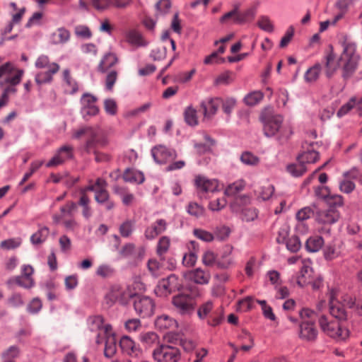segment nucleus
Wrapping results in <instances>:
<instances>
[{
    "mask_svg": "<svg viewBox=\"0 0 362 362\" xmlns=\"http://www.w3.org/2000/svg\"><path fill=\"white\" fill-rule=\"evenodd\" d=\"M153 358L156 362H178L181 353L177 347L161 344L153 350Z\"/></svg>",
    "mask_w": 362,
    "mask_h": 362,
    "instance_id": "nucleus-6",
    "label": "nucleus"
},
{
    "mask_svg": "<svg viewBox=\"0 0 362 362\" xmlns=\"http://www.w3.org/2000/svg\"><path fill=\"white\" fill-rule=\"evenodd\" d=\"M318 332L313 322L303 321L300 325L299 337L308 341H312L316 339Z\"/></svg>",
    "mask_w": 362,
    "mask_h": 362,
    "instance_id": "nucleus-21",
    "label": "nucleus"
},
{
    "mask_svg": "<svg viewBox=\"0 0 362 362\" xmlns=\"http://www.w3.org/2000/svg\"><path fill=\"white\" fill-rule=\"evenodd\" d=\"M274 187L270 184L262 186L258 194V197L263 201L268 200L274 194Z\"/></svg>",
    "mask_w": 362,
    "mask_h": 362,
    "instance_id": "nucleus-57",
    "label": "nucleus"
},
{
    "mask_svg": "<svg viewBox=\"0 0 362 362\" xmlns=\"http://www.w3.org/2000/svg\"><path fill=\"white\" fill-rule=\"evenodd\" d=\"M49 233V230L47 226H40L37 231L31 235V243L34 245L43 243L47 240Z\"/></svg>",
    "mask_w": 362,
    "mask_h": 362,
    "instance_id": "nucleus-35",
    "label": "nucleus"
},
{
    "mask_svg": "<svg viewBox=\"0 0 362 362\" xmlns=\"http://www.w3.org/2000/svg\"><path fill=\"white\" fill-rule=\"evenodd\" d=\"M17 69L12 63L6 62L0 66V78H6L7 76H11L12 74L14 75Z\"/></svg>",
    "mask_w": 362,
    "mask_h": 362,
    "instance_id": "nucleus-59",
    "label": "nucleus"
},
{
    "mask_svg": "<svg viewBox=\"0 0 362 362\" xmlns=\"http://www.w3.org/2000/svg\"><path fill=\"white\" fill-rule=\"evenodd\" d=\"M245 186V182L243 180H238L233 183L229 185L225 189V194L227 196H233L239 192L242 191Z\"/></svg>",
    "mask_w": 362,
    "mask_h": 362,
    "instance_id": "nucleus-45",
    "label": "nucleus"
},
{
    "mask_svg": "<svg viewBox=\"0 0 362 362\" xmlns=\"http://www.w3.org/2000/svg\"><path fill=\"white\" fill-rule=\"evenodd\" d=\"M222 98H207L201 102L200 106L203 110L204 117L211 118L215 115L221 105Z\"/></svg>",
    "mask_w": 362,
    "mask_h": 362,
    "instance_id": "nucleus-20",
    "label": "nucleus"
},
{
    "mask_svg": "<svg viewBox=\"0 0 362 362\" xmlns=\"http://www.w3.org/2000/svg\"><path fill=\"white\" fill-rule=\"evenodd\" d=\"M214 303L212 300H207L202 303L197 310V315L199 319L204 320L209 317L211 312L213 310Z\"/></svg>",
    "mask_w": 362,
    "mask_h": 362,
    "instance_id": "nucleus-47",
    "label": "nucleus"
},
{
    "mask_svg": "<svg viewBox=\"0 0 362 362\" xmlns=\"http://www.w3.org/2000/svg\"><path fill=\"white\" fill-rule=\"evenodd\" d=\"M319 324L325 334L336 340H345L349 335V330L343 327L338 320H329L325 316H321Z\"/></svg>",
    "mask_w": 362,
    "mask_h": 362,
    "instance_id": "nucleus-3",
    "label": "nucleus"
},
{
    "mask_svg": "<svg viewBox=\"0 0 362 362\" xmlns=\"http://www.w3.org/2000/svg\"><path fill=\"white\" fill-rule=\"evenodd\" d=\"M70 38V33L64 28H58L52 35L53 42L56 44H64Z\"/></svg>",
    "mask_w": 362,
    "mask_h": 362,
    "instance_id": "nucleus-40",
    "label": "nucleus"
},
{
    "mask_svg": "<svg viewBox=\"0 0 362 362\" xmlns=\"http://www.w3.org/2000/svg\"><path fill=\"white\" fill-rule=\"evenodd\" d=\"M100 129L92 127H82L74 132L73 137L79 139L82 136L86 137L84 148L87 153L93 151L96 146L100 144Z\"/></svg>",
    "mask_w": 362,
    "mask_h": 362,
    "instance_id": "nucleus-7",
    "label": "nucleus"
},
{
    "mask_svg": "<svg viewBox=\"0 0 362 362\" xmlns=\"http://www.w3.org/2000/svg\"><path fill=\"white\" fill-rule=\"evenodd\" d=\"M233 247L226 246L221 257L217 259L216 265L221 269H228L234 264V259L231 256Z\"/></svg>",
    "mask_w": 362,
    "mask_h": 362,
    "instance_id": "nucleus-28",
    "label": "nucleus"
},
{
    "mask_svg": "<svg viewBox=\"0 0 362 362\" xmlns=\"http://www.w3.org/2000/svg\"><path fill=\"white\" fill-rule=\"evenodd\" d=\"M187 211L191 216L199 218L203 216L204 209L196 202H190L187 207Z\"/></svg>",
    "mask_w": 362,
    "mask_h": 362,
    "instance_id": "nucleus-55",
    "label": "nucleus"
},
{
    "mask_svg": "<svg viewBox=\"0 0 362 362\" xmlns=\"http://www.w3.org/2000/svg\"><path fill=\"white\" fill-rule=\"evenodd\" d=\"M263 131L267 137L276 136L279 141H286L293 134L289 123L284 122V117L279 114H264L261 117Z\"/></svg>",
    "mask_w": 362,
    "mask_h": 362,
    "instance_id": "nucleus-1",
    "label": "nucleus"
},
{
    "mask_svg": "<svg viewBox=\"0 0 362 362\" xmlns=\"http://www.w3.org/2000/svg\"><path fill=\"white\" fill-rule=\"evenodd\" d=\"M151 155L154 160L160 164L166 163L176 158L177 153L163 145H158L151 149Z\"/></svg>",
    "mask_w": 362,
    "mask_h": 362,
    "instance_id": "nucleus-16",
    "label": "nucleus"
},
{
    "mask_svg": "<svg viewBox=\"0 0 362 362\" xmlns=\"http://www.w3.org/2000/svg\"><path fill=\"white\" fill-rule=\"evenodd\" d=\"M300 317L303 321H307L315 324L317 314L316 313L310 308H303L300 311Z\"/></svg>",
    "mask_w": 362,
    "mask_h": 362,
    "instance_id": "nucleus-58",
    "label": "nucleus"
},
{
    "mask_svg": "<svg viewBox=\"0 0 362 362\" xmlns=\"http://www.w3.org/2000/svg\"><path fill=\"white\" fill-rule=\"evenodd\" d=\"M166 228V221L164 219H158L146 229L144 233L145 237L148 240H153L163 233Z\"/></svg>",
    "mask_w": 362,
    "mask_h": 362,
    "instance_id": "nucleus-24",
    "label": "nucleus"
},
{
    "mask_svg": "<svg viewBox=\"0 0 362 362\" xmlns=\"http://www.w3.org/2000/svg\"><path fill=\"white\" fill-rule=\"evenodd\" d=\"M325 240L319 235L310 236L305 243V248L309 252H318L324 245Z\"/></svg>",
    "mask_w": 362,
    "mask_h": 362,
    "instance_id": "nucleus-32",
    "label": "nucleus"
},
{
    "mask_svg": "<svg viewBox=\"0 0 362 362\" xmlns=\"http://www.w3.org/2000/svg\"><path fill=\"white\" fill-rule=\"evenodd\" d=\"M310 264L311 262L309 259L301 260L300 271L293 277L300 287H304L310 284L309 272L311 270Z\"/></svg>",
    "mask_w": 362,
    "mask_h": 362,
    "instance_id": "nucleus-18",
    "label": "nucleus"
},
{
    "mask_svg": "<svg viewBox=\"0 0 362 362\" xmlns=\"http://www.w3.org/2000/svg\"><path fill=\"white\" fill-rule=\"evenodd\" d=\"M105 343L104 355L106 358H112L117 352V339L115 332L112 330L102 337Z\"/></svg>",
    "mask_w": 362,
    "mask_h": 362,
    "instance_id": "nucleus-22",
    "label": "nucleus"
},
{
    "mask_svg": "<svg viewBox=\"0 0 362 362\" xmlns=\"http://www.w3.org/2000/svg\"><path fill=\"white\" fill-rule=\"evenodd\" d=\"M117 62V57L115 54L108 53L105 54L99 64L100 71L105 72L109 68Z\"/></svg>",
    "mask_w": 362,
    "mask_h": 362,
    "instance_id": "nucleus-41",
    "label": "nucleus"
},
{
    "mask_svg": "<svg viewBox=\"0 0 362 362\" xmlns=\"http://www.w3.org/2000/svg\"><path fill=\"white\" fill-rule=\"evenodd\" d=\"M156 327L160 330L174 329L177 327L175 319L168 315L158 316L155 321Z\"/></svg>",
    "mask_w": 362,
    "mask_h": 362,
    "instance_id": "nucleus-29",
    "label": "nucleus"
},
{
    "mask_svg": "<svg viewBox=\"0 0 362 362\" xmlns=\"http://www.w3.org/2000/svg\"><path fill=\"white\" fill-rule=\"evenodd\" d=\"M15 282L18 286L25 288H30L33 287L35 284L33 277H27L22 275L16 276L15 279Z\"/></svg>",
    "mask_w": 362,
    "mask_h": 362,
    "instance_id": "nucleus-63",
    "label": "nucleus"
},
{
    "mask_svg": "<svg viewBox=\"0 0 362 362\" xmlns=\"http://www.w3.org/2000/svg\"><path fill=\"white\" fill-rule=\"evenodd\" d=\"M124 292L122 288L119 286H114L111 288L109 292L105 296V303L109 306H111L116 302H121L125 300Z\"/></svg>",
    "mask_w": 362,
    "mask_h": 362,
    "instance_id": "nucleus-25",
    "label": "nucleus"
},
{
    "mask_svg": "<svg viewBox=\"0 0 362 362\" xmlns=\"http://www.w3.org/2000/svg\"><path fill=\"white\" fill-rule=\"evenodd\" d=\"M193 235L199 240L206 243L212 242L215 239L213 233L202 228H194Z\"/></svg>",
    "mask_w": 362,
    "mask_h": 362,
    "instance_id": "nucleus-49",
    "label": "nucleus"
},
{
    "mask_svg": "<svg viewBox=\"0 0 362 362\" xmlns=\"http://www.w3.org/2000/svg\"><path fill=\"white\" fill-rule=\"evenodd\" d=\"M221 105H222L223 111L230 115L236 105V100L234 98H226L222 99Z\"/></svg>",
    "mask_w": 362,
    "mask_h": 362,
    "instance_id": "nucleus-60",
    "label": "nucleus"
},
{
    "mask_svg": "<svg viewBox=\"0 0 362 362\" xmlns=\"http://www.w3.org/2000/svg\"><path fill=\"white\" fill-rule=\"evenodd\" d=\"M319 159V153L313 149H308L303 151L298 156V161L303 165L311 164L315 163Z\"/></svg>",
    "mask_w": 362,
    "mask_h": 362,
    "instance_id": "nucleus-34",
    "label": "nucleus"
},
{
    "mask_svg": "<svg viewBox=\"0 0 362 362\" xmlns=\"http://www.w3.org/2000/svg\"><path fill=\"white\" fill-rule=\"evenodd\" d=\"M167 49L165 47H156L151 53V58L155 61L163 60L166 57Z\"/></svg>",
    "mask_w": 362,
    "mask_h": 362,
    "instance_id": "nucleus-64",
    "label": "nucleus"
},
{
    "mask_svg": "<svg viewBox=\"0 0 362 362\" xmlns=\"http://www.w3.org/2000/svg\"><path fill=\"white\" fill-rule=\"evenodd\" d=\"M263 97L261 91H252L245 96L244 103L248 106H255L263 99Z\"/></svg>",
    "mask_w": 362,
    "mask_h": 362,
    "instance_id": "nucleus-44",
    "label": "nucleus"
},
{
    "mask_svg": "<svg viewBox=\"0 0 362 362\" xmlns=\"http://www.w3.org/2000/svg\"><path fill=\"white\" fill-rule=\"evenodd\" d=\"M357 108L356 105V97H352L349 100L343 105L337 112V115L339 117H342L351 112L354 108Z\"/></svg>",
    "mask_w": 362,
    "mask_h": 362,
    "instance_id": "nucleus-48",
    "label": "nucleus"
},
{
    "mask_svg": "<svg viewBox=\"0 0 362 362\" xmlns=\"http://www.w3.org/2000/svg\"><path fill=\"white\" fill-rule=\"evenodd\" d=\"M21 243L22 240L20 238H8L0 243V247L6 250H13L18 247L21 245Z\"/></svg>",
    "mask_w": 362,
    "mask_h": 362,
    "instance_id": "nucleus-52",
    "label": "nucleus"
},
{
    "mask_svg": "<svg viewBox=\"0 0 362 362\" xmlns=\"http://www.w3.org/2000/svg\"><path fill=\"white\" fill-rule=\"evenodd\" d=\"M322 66L316 63L310 67L304 74L305 81L308 83H313L317 81L321 74Z\"/></svg>",
    "mask_w": 362,
    "mask_h": 362,
    "instance_id": "nucleus-33",
    "label": "nucleus"
},
{
    "mask_svg": "<svg viewBox=\"0 0 362 362\" xmlns=\"http://www.w3.org/2000/svg\"><path fill=\"white\" fill-rule=\"evenodd\" d=\"M240 160L247 165L255 166L259 163V158L249 151H245L240 156Z\"/></svg>",
    "mask_w": 362,
    "mask_h": 362,
    "instance_id": "nucleus-50",
    "label": "nucleus"
},
{
    "mask_svg": "<svg viewBox=\"0 0 362 362\" xmlns=\"http://www.w3.org/2000/svg\"><path fill=\"white\" fill-rule=\"evenodd\" d=\"M196 73V69H192L189 71H182L175 76V81L180 83L189 82Z\"/></svg>",
    "mask_w": 362,
    "mask_h": 362,
    "instance_id": "nucleus-61",
    "label": "nucleus"
},
{
    "mask_svg": "<svg viewBox=\"0 0 362 362\" xmlns=\"http://www.w3.org/2000/svg\"><path fill=\"white\" fill-rule=\"evenodd\" d=\"M87 325L89 330L96 334L95 342L97 344H103L102 337L111 330V325L104 322V319L100 315L91 316L87 320Z\"/></svg>",
    "mask_w": 362,
    "mask_h": 362,
    "instance_id": "nucleus-8",
    "label": "nucleus"
},
{
    "mask_svg": "<svg viewBox=\"0 0 362 362\" xmlns=\"http://www.w3.org/2000/svg\"><path fill=\"white\" fill-rule=\"evenodd\" d=\"M172 292H173V291L164 279L158 281V284L154 289L155 294L158 297H166Z\"/></svg>",
    "mask_w": 362,
    "mask_h": 362,
    "instance_id": "nucleus-42",
    "label": "nucleus"
},
{
    "mask_svg": "<svg viewBox=\"0 0 362 362\" xmlns=\"http://www.w3.org/2000/svg\"><path fill=\"white\" fill-rule=\"evenodd\" d=\"M284 243L286 245V248L292 252H298L301 247L300 240L296 235L288 238Z\"/></svg>",
    "mask_w": 362,
    "mask_h": 362,
    "instance_id": "nucleus-54",
    "label": "nucleus"
},
{
    "mask_svg": "<svg viewBox=\"0 0 362 362\" xmlns=\"http://www.w3.org/2000/svg\"><path fill=\"white\" fill-rule=\"evenodd\" d=\"M134 310L142 317L151 316L154 313L155 303L148 296H137L134 302Z\"/></svg>",
    "mask_w": 362,
    "mask_h": 362,
    "instance_id": "nucleus-13",
    "label": "nucleus"
},
{
    "mask_svg": "<svg viewBox=\"0 0 362 362\" xmlns=\"http://www.w3.org/2000/svg\"><path fill=\"white\" fill-rule=\"evenodd\" d=\"M340 290L337 288H329L327 296L330 314L337 319L344 318L345 316L344 307L339 300Z\"/></svg>",
    "mask_w": 362,
    "mask_h": 362,
    "instance_id": "nucleus-11",
    "label": "nucleus"
},
{
    "mask_svg": "<svg viewBox=\"0 0 362 362\" xmlns=\"http://www.w3.org/2000/svg\"><path fill=\"white\" fill-rule=\"evenodd\" d=\"M189 280L197 284H207L209 282L211 275L208 271L201 268L192 270L185 274Z\"/></svg>",
    "mask_w": 362,
    "mask_h": 362,
    "instance_id": "nucleus-23",
    "label": "nucleus"
},
{
    "mask_svg": "<svg viewBox=\"0 0 362 362\" xmlns=\"http://www.w3.org/2000/svg\"><path fill=\"white\" fill-rule=\"evenodd\" d=\"M123 178L126 182L134 184H141L145 180L143 173L136 169H127Z\"/></svg>",
    "mask_w": 362,
    "mask_h": 362,
    "instance_id": "nucleus-31",
    "label": "nucleus"
},
{
    "mask_svg": "<svg viewBox=\"0 0 362 362\" xmlns=\"http://www.w3.org/2000/svg\"><path fill=\"white\" fill-rule=\"evenodd\" d=\"M98 98L88 93H83L80 100V112L84 119L95 116L99 112V108L96 105Z\"/></svg>",
    "mask_w": 362,
    "mask_h": 362,
    "instance_id": "nucleus-9",
    "label": "nucleus"
},
{
    "mask_svg": "<svg viewBox=\"0 0 362 362\" xmlns=\"http://www.w3.org/2000/svg\"><path fill=\"white\" fill-rule=\"evenodd\" d=\"M63 78L65 82L66 91L71 95L76 93L78 90V83L71 78L69 69H65L63 71Z\"/></svg>",
    "mask_w": 362,
    "mask_h": 362,
    "instance_id": "nucleus-36",
    "label": "nucleus"
},
{
    "mask_svg": "<svg viewBox=\"0 0 362 362\" xmlns=\"http://www.w3.org/2000/svg\"><path fill=\"white\" fill-rule=\"evenodd\" d=\"M226 47H219L218 49L207 56L204 62L206 64H220L225 62V59L221 55L224 53Z\"/></svg>",
    "mask_w": 362,
    "mask_h": 362,
    "instance_id": "nucleus-39",
    "label": "nucleus"
},
{
    "mask_svg": "<svg viewBox=\"0 0 362 362\" xmlns=\"http://www.w3.org/2000/svg\"><path fill=\"white\" fill-rule=\"evenodd\" d=\"M189 245L192 250L189 252L185 253L182 257V264L187 267H192L196 264L199 250V245L197 242L190 241Z\"/></svg>",
    "mask_w": 362,
    "mask_h": 362,
    "instance_id": "nucleus-27",
    "label": "nucleus"
},
{
    "mask_svg": "<svg viewBox=\"0 0 362 362\" xmlns=\"http://www.w3.org/2000/svg\"><path fill=\"white\" fill-rule=\"evenodd\" d=\"M170 240L167 236H163L161 237L157 245V254L159 256H163L164 254L167 252L170 247Z\"/></svg>",
    "mask_w": 362,
    "mask_h": 362,
    "instance_id": "nucleus-53",
    "label": "nucleus"
},
{
    "mask_svg": "<svg viewBox=\"0 0 362 362\" xmlns=\"http://www.w3.org/2000/svg\"><path fill=\"white\" fill-rule=\"evenodd\" d=\"M90 199L86 194V192L83 189L81 191V196L78 201V205L82 207V214L86 219H89L92 216V210L89 206Z\"/></svg>",
    "mask_w": 362,
    "mask_h": 362,
    "instance_id": "nucleus-37",
    "label": "nucleus"
},
{
    "mask_svg": "<svg viewBox=\"0 0 362 362\" xmlns=\"http://www.w3.org/2000/svg\"><path fill=\"white\" fill-rule=\"evenodd\" d=\"M259 5V1L256 0L252 3V6L245 11L242 13L238 12V15H236V22L243 23L253 19Z\"/></svg>",
    "mask_w": 362,
    "mask_h": 362,
    "instance_id": "nucleus-30",
    "label": "nucleus"
},
{
    "mask_svg": "<svg viewBox=\"0 0 362 362\" xmlns=\"http://www.w3.org/2000/svg\"><path fill=\"white\" fill-rule=\"evenodd\" d=\"M323 253L325 259L332 260L340 256L341 251L335 245L331 243L325 246Z\"/></svg>",
    "mask_w": 362,
    "mask_h": 362,
    "instance_id": "nucleus-46",
    "label": "nucleus"
},
{
    "mask_svg": "<svg viewBox=\"0 0 362 362\" xmlns=\"http://www.w3.org/2000/svg\"><path fill=\"white\" fill-rule=\"evenodd\" d=\"M119 344L124 354L135 358H139L142 355V350L139 345L129 336L122 337Z\"/></svg>",
    "mask_w": 362,
    "mask_h": 362,
    "instance_id": "nucleus-17",
    "label": "nucleus"
},
{
    "mask_svg": "<svg viewBox=\"0 0 362 362\" xmlns=\"http://www.w3.org/2000/svg\"><path fill=\"white\" fill-rule=\"evenodd\" d=\"M135 222L132 220H126L119 227V232L122 237L129 238L134 230Z\"/></svg>",
    "mask_w": 362,
    "mask_h": 362,
    "instance_id": "nucleus-43",
    "label": "nucleus"
},
{
    "mask_svg": "<svg viewBox=\"0 0 362 362\" xmlns=\"http://www.w3.org/2000/svg\"><path fill=\"white\" fill-rule=\"evenodd\" d=\"M74 157V148L71 145H64L60 147L55 155L47 163L46 167L52 168L63 164Z\"/></svg>",
    "mask_w": 362,
    "mask_h": 362,
    "instance_id": "nucleus-15",
    "label": "nucleus"
},
{
    "mask_svg": "<svg viewBox=\"0 0 362 362\" xmlns=\"http://www.w3.org/2000/svg\"><path fill=\"white\" fill-rule=\"evenodd\" d=\"M325 74L327 77L331 78L340 66V57L334 53L332 47L327 49L323 57Z\"/></svg>",
    "mask_w": 362,
    "mask_h": 362,
    "instance_id": "nucleus-14",
    "label": "nucleus"
},
{
    "mask_svg": "<svg viewBox=\"0 0 362 362\" xmlns=\"http://www.w3.org/2000/svg\"><path fill=\"white\" fill-rule=\"evenodd\" d=\"M59 70V66L57 63H52L47 71H40L36 74L35 82L39 85L51 82L53 75Z\"/></svg>",
    "mask_w": 362,
    "mask_h": 362,
    "instance_id": "nucleus-26",
    "label": "nucleus"
},
{
    "mask_svg": "<svg viewBox=\"0 0 362 362\" xmlns=\"http://www.w3.org/2000/svg\"><path fill=\"white\" fill-rule=\"evenodd\" d=\"M359 59L360 57L356 52L355 47H344L340 59L344 62L342 71V77L344 79L351 78L355 73Z\"/></svg>",
    "mask_w": 362,
    "mask_h": 362,
    "instance_id": "nucleus-4",
    "label": "nucleus"
},
{
    "mask_svg": "<svg viewBox=\"0 0 362 362\" xmlns=\"http://www.w3.org/2000/svg\"><path fill=\"white\" fill-rule=\"evenodd\" d=\"M197 189L202 192H214L218 190V182L216 179H209L204 176L198 175L194 180Z\"/></svg>",
    "mask_w": 362,
    "mask_h": 362,
    "instance_id": "nucleus-19",
    "label": "nucleus"
},
{
    "mask_svg": "<svg viewBox=\"0 0 362 362\" xmlns=\"http://www.w3.org/2000/svg\"><path fill=\"white\" fill-rule=\"evenodd\" d=\"M23 74V69H17L13 76H7L0 81V86L4 87L1 94L4 98L8 99L9 95L15 94L17 92L16 86L21 83Z\"/></svg>",
    "mask_w": 362,
    "mask_h": 362,
    "instance_id": "nucleus-12",
    "label": "nucleus"
},
{
    "mask_svg": "<svg viewBox=\"0 0 362 362\" xmlns=\"http://www.w3.org/2000/svg\"><path fill=\"white\" fill-rule=\"evenodd\" d=\"M185 122L192 127L198 124V117L197 110L192 105L187 106L184 111Z\"/></svg>",
    "mask_w": 362,
    "mask_h": 362,
    "instance_id": "nucleus-38",
    "label": "nucleus"
},
{
    "mask_svg": "<svg viewBox=\"0 0 362 362\" xmlns=\"http://www.w3.org/2000/svg\"><path fill=\"white\" fill-rule=\"evenodd\" d=\"M172 303L181 315H189L194 310L195 301L190 294H177L173 298Z\"/></svg>",
    "mask_w": 362,
    "mask_h": 362,
    "instance_id": "nucleus-10",
    "label": "nucleus"
},
{
    "mask_svg": "<svg viewBox=\"0 0 362 362\" xmlns=\"http://www.w3.org/2000/svg\"><path fill=\"white\" fill-rule=\"evenodd\" d=\"M288 172L294 177L301 176L306 172V165L298 161V163L291 164L287 166Z\"/></svg>",
    "mask_w": 362,
    "mask_h": 362,
    "instance_id": "nucleus-51",
    "label": "nucleus"
},
{
    "mask_svg": "<svg viewBox=\"0 0 362 362\" xmlns=\"http://www.w3.org/2000/svg\"><path fill=\"white\" fill-rule=\"evenodd\" d=\"M107 183L105 180L98 178L93 185L85 187L84 192L92 191L95 192V199L100 204H105L107 210H111L115 204L109 199V194L106 190Z\"/></svg>",
    "mask_w": 362,
    "mask_h": 362,
    "instance_id": "nucleus-5",
    "label": "nucleus"
},
{
    "mask_svg": "<svg viewBox=\"0 0 362 362\" xmlns=\"http://www.w3.org/2000/svg\"><path fill=\"white\" fill-rule=\"evenodd\" d=\"M335 202L333 206H329L326 209L319 210L316 213L315 220L316 221L322 225H324L325 227H322L319 230V232L321 233H329L330 228L326 227V226H329L337 222L340 218V213L337 209L336 206H341L343 205V199L341 196L335 197Z\"/></svg>",
    "mask_w": 362,
    "mask_h": 362,
    "instance_id": "nucleus-2",
    "label": "nucleus"
},
{
    "mask_svg": "<svg viewBox=\"0 0 362 362\" xmlns=\"http://www.w3.org/2000/svg\"><path fill=\"white\" fill-rule=\"evenodd\" d=\"M127 40L134 45H144L145 42L141 33L136 30H131L127 34Z\"/></svg>",
    "mask_w": 362,
    "mask_h": 362,
    "instance_id": "nucleus-56",
    "label": "nucleus"
},
{
    "mask_svg": "<svg viewBox=\"0 0 362 362\" xmlns=\"http://www.w3.org/2000/svg\"><path fill=\"white\" fill-rule=\"evenodd\" d=\"M202 260L203 264L208 267H211L217 262L216 255L211 250L205 251L203 254Z\"/></svg>",
    "mask_w": 362,
    "mask_h": 362,
    "instance_id": "nucleus-62",
    "label": "nucleus"
}]
</instances>
